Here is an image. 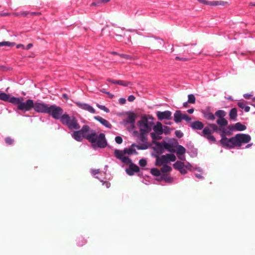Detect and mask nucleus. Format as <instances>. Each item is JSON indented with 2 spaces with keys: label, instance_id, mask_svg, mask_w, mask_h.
I'll list each match as a JSON object with an SVG mask.
<instances>
[{
  "label": "nucleus",
  "instance_id": "obj_49",
  "mask_svg": "<svg viewBox=\"0 0 255 255\" xmlns=\"http://www.w3.org/2000/svg\"><path fill=\"white\" fill-rule=\"evenodd\" d=\"M119 102L120 104L123 105L125 104L126 102V100L125 98H121L119 100Z\"/></svg>",
  "mask_w": 255,
  "mask_h": 255
},
{
  "label": "nucleus",
  "instance_id": "obj_51",
  "mask_svg": "<svg viewBox=\"0 0 255 255\" xmlns=\"http://www.w3.org/2000/svg\"><path fill=\"white\" fill-rule=\"evenodd\" d=\"M253 95L251 94L247 93L244 94L243 97L246 99H249Z\"/></svg>",
  "mask_w": 255,
  "mask_h": 255
},
{
  "label": "nucleus",
  "instance_id": "obj_31",
  "mask_svg": "<svg viewBox=\"0 0 255 255\" xmlns=\"http://www.w3.org/2000/svg\"><path fill=\"white\" fill-rule=\"evenodd\" d=\"M230 119L233 121H237V110L236 108L232 109L229 112Z\"/></svg>",
  "mask_w": 255,
  "mask_h": 255
},
{
  "label": "nucleus",
  "instance_id": "obj_47",
  "mask_svg": "<svg viewBox=\"0 0 255 255\" xmlns=\"http://www.w3.org/2000/svg\"><path fill=\"white\" fill-rule=\"evenodd\" d=\"M115 141L118 144H121L123 142V138L121 136H117L115 137Z\"/></svg>",
  "mask_w": 255,
  "mask_h": 255
},
{
  "label": "nucleus",
  "instance_id": "obj_46",
  "mask_svg": "<svg viewBox=\"0 0 255 255\" xmlns=\"http://www.w3.org/2000/svg\"><path fill=\"white\" fill-rule=\"evenodd\" d=\"M175 134L178 138H181L183 136V133L181 130H176Z\"/></svg>",
  "mask_w": 255,
  "mask_h": 255
},
{
  "label": "nucleus",
  "instance_id": "obj_33",
  "mask_svg": "<svg viewBox=\"0 0 255 255\" xmlns=\"http://www.w3.org/2000/svg\"><path fill=\"white\" fill-rule=\"evenodd\" d=\"M210 129L211 130L212 132H216L220 134V132L221 131V128L222 127H218L216 124H209V126Z\"/></svg>",
  "mask_w": 255,
  "mask_h": 255
},
{
  "label": "nucleus",
  "instance_id": "obj_45",
  "mask_svg": "<svg viewBox=\"0 0 255 255\" xmlns=\"http://www.w3.org/2000/svg\"><path fill=\"white\" fill-rule=\"evenodd\" d=\"M163 133L166 134H169L170 132V128L167 126L163 127Z\"/></svg>",
  "mask_w": 255,
  "mask_h": 255
},
{
  "label": "nucleus",
  "instance_id": "obj_4",
  "mask_svg": "<svg viewBox=\"0 0 255 255\" xmlns=\"http://www.w3.org/2000/svg\"><path fill=\"white\" fill-rule=\"evenodd\" d=\"M154 119L151 117L143 116L138 122L140 132L148 133L153 128Z\"/></svg>",
  "mask_w": 255,
  "mask_h": 255
},
{
  "label": "nucleus",
  "instance_id": "obj_21",
  "mask_svg": "<svg viewBox=\"0 0 255 255\" xmlns=\"http://www.w3.org/2000/svg\"><path fill=\"white\" fill-rule=\"evenodd\" d=\"M234 131L233 125H231L227 128H221V131L220 132V135L222 138L223 136H226V135H230L232 134V132Z\"/></svg>",
  "mask_w": 255,
  "mask_h": 255
},
{
  "label": "nucleus",
  "instance_id": "obj_59",
  "mask_svg": "<svg viewBox=\"0 0 255 255\" xmlns=\"http://www.w3.org/2000/svg\"><path fill=\"white\" fill-rule=\"evenodd\" d=\"M97 106L101 110H103L104 108L105 107L104 105H101L100 104H97Z\"/></svg>",
  "mask_w": 255,
  "mask_h": 255
},
{
  "label": "nucleus",
  "instance_id": "obj_42",
  "mask_svg": "<svg viewBox=\"0 0 255 255\" xmlns=\"http://www.w3.org/2000/svg\"><path fill=\"white\" fill-rule=\"evenodd\" d=\"M5 142L8 145H11L13 143V139L9 137H7L5 139Z\"/></svg>",
  "mask_w": 255,
  "mask_h": 255
},
{
  "label": "nucleus",
  "instance_id": "obj_28",
  "mask_svg": "<svg viewBox=\"0 0 255 255\" xmlns=\"http://www.w3.org/2000/svg\"><path fill=\"white\" fill-rule=\"evenodd\" d=\"M163 147L168 151L173 153L175 152V147L171 143L163 141Z\"/></svg>",
  "mask_w": 255,
  "mask_h": 255
},
{
  "label": "nucleus",
  "instance_id": "obj_15",
  "mask_svg": "<svg viewBox=\"0 0 255 255\" xmlns=\"http://www.w3.org/2000/svg\"><path fill=\"white\" fill-rule=\"evenodd\" d=\"M153 142L155 144V145L153 147V149L154 151V153H153V155L157 158L159 157V155L162 154L164 150L163 141L158 142L153 140Z\"/></svg>",
  "mask_w": 255,
  "mask_h": 255
},
{
  "label": "nucleus",
  "instance_id": "obj_39",
  "mask_svg": "<svg viewBox=\"0 0 255 255\" xmlns=\"http://www.w3.org/2000/svg\"><path fill=\"white\" fill-rule=\"evenodd\" d=\"M14 45H15V43L14 42H9V41L0 42V47H1V46L11 47Z\"/></svg>",
  "mask_w": 255,
  "mask_h": 255
},
{
  "label": "nucleus",
  "instance_id": "obj_3",
  "mask_svg": "<svg viewBox=\"0 0 255 255\" xmlns=\"http://www.w3.org/2000/svg\"><path fill=\"white\" fill-rule=\"evenodd\" d=\"M114 155L115 157L120 160L122 162L128 164V167L126 168V173L130 175H133L134 173L137 172L139 170V167L132 162L130 158L126 156H123L122 150L119 149H115L114 151Z\"/></svg>",
  "mask_w": 255,
  "mask_h": 255
},
{
  "label": "nucleus",
  "instance_id": "obj_26",
  "mask_svg": "<svg viewBox=\"0 0 255 255\" xmlns=\"http://www.w3.org/2000/svg\"><path fill=\"white\" fill-rule=\"evenodd\" d=\"M107 81L113 84H116L125 87L128 86L130 84V82H128L123 80H114L110 79H108Z\"/></svg>",
  "mask_w": 255,
  "mask_h": 255
},
{
  "label": "nucleus",
  "instance_id": "obj_18",
  "mask_svg": "<svg viewBox=\"0 0 255 255\" xmlns=\"http://www.w3.org/2000/svg\"><path fill=\"white\" fill-rule=\"evenodd\" d=\"M198 1L201 3L212 6L225 5L227 3L222 0L207 1L206 0H198Z\"/></svg>",
  "mask_w": 255,
  "mask_h": 255
},
{
  "label": "nucleus",
  "instance_id": "obj_41",
  "mask_svg": "<svg viewBox=\"0 0 255 255\" xmlns=\"http://www.w3.org/2000/svg\"><path fill=\"white\" fill-rule=\"evenodd\" d=\"M195 97L194 95L190 94L188 96V101L189 103L194 104L195 102Z\"/></svg>",
  "mask_w": 255,
  "mask_h": 255
},
{
  "label": "nucleus",
  "instance_id": "obj_7",
  "mask_svg": "<svg viewBox=\"0 0 255 255\" xmlns=\"http://www.w3.org/2000/svg\"><path fill=\"white\" fill-rule=\"evenodd\" d=\"M147 134L140 132L137 136V142L138 143L137 149L138 150H145L150 146V143L147 141Z\"/></svg>",
  "mask_w": 255,
  "mask_h": 255
},
{
  "label": "nucleus",
  "instance_id": "obj_63",
  "mask_svg": "<svg viewBox=\"0 0 255 255\" xmlns=\"http://www.w3.org/2000/svg\"><path fill=\"white\" fill-rule=\"evenodd\" d=\"M103 111H104L106 113L109 112V110L107 108H106V107L104 108Z\"/></svg>",
  "mask_w": 255,
  "mask_h": 255
},
{
  "label": "nucleus",
  "instance_id": "obj_12",
  "mask_svg": "<svg viewBox=\"0 0 255 255\" xmlns=\"http://www.w3.org/2000/svg\"><path fill=\"white\" fill-rule=\"evenodd\" d=\"M237 147H241L243 143H247L251 140L249 134L245 133H238L235 135Z\"/></svg>",
  "mask_w": 255,
  "mask_h": 255
},
{
  "label": "nucleus",
  "instance_id": "obj_20",
  "mask_svg": "<svg viewBox=\"0 0 255 255\" xmlns=\"http://www.w3.org/2000/svg\"><path fill=\"white\" fill-rule=\"evenodd\" d=\"M137 145L136 143H132L129 147L124 148L122 151L123 152V156L124 154H137V152L136 150L137 149Z\"/></svg>",
  "mask_w": 255,
  "mask_h": 255
},
{
  "label": "nucleus",
  "instance_id": "obj_55",
  "mask_svg": "<svg viewBox=\"0 0 255 255\" xmlns=\"http://www.w3.org/2000/svg\"><path fill=\"white\" fill-rule=\"evenodd\" d=\"M40 14V12H29V15H39Z\"/></svg>",
  "mask_w": 255,
  "mask_h": 255
},
{
  "label": "nucleus",
  "instance_id": "obj_62",
  "mask_svg": "<svg viewBox=\"0 0 255 255\" xmlns=\"http://www.w3.org/2000/svg\"><path fill=\"white\" fill-rule=\"evenodd\" d=\"M252 145H253V143H249V144H248L246 146L245 148H249L251 147Z\"/></svg>",
  "mask_w": 255,
  "mask_h": 255
},
{
  "label": "nucleus",
  "instance_id": "obj_22",
  "mask_svg": "<svg viewBox=\"0 0 255 255\" xmlns=\"http://www.w3.org/2000/svg\"><path fill=\"white\" fill-rule=\"evenodd\" d=\"M135 120V116L134 114H129L127 118L124 120L123 123L124 125L126 126L128 124H130L132 127L134 126V124Z\"/></svg>",
  "mask_w": 255,
  "mask_h": 255
},
{
  "label": "nucleus",
  "instance_id": "obj_27",
  "mask_svg": "<svg viewBox=\"0 0 255 255\" xmlns=\"http://www.w3.org/2000/svg\"><path fill=\"white\" fill-rule=\"evenodd\" d=\"M183 114L181 113L180 111H176L174 114V120L176 123H180L183 120Z\"/></svg>",
  "mask_w": 255,
  "mask_h": 255
},
{
  "label": "nucleus",
  "instance_id": "obj_57",
  "mask_svg": "<svg viewBox=\"0 0 255 255\" xmlns=\"http://www.w3.org/2000/svg\"><path fill=\"white\" fill-rule=\"evenodd\" d=\"M33 45L32 43H29L26 47H25V49H26V50H28L30 48H31L32 47Z\"/></svg>",
  "mask_w": 255,
  "mask_h": 255
},
{
  "label": "nucleus",
  "instance_id": "obj_30",
  "mask_svg": "<svg viewBox=\"0 0 255 255\" xmlns=\"http://www.w3.org/2000/svg\"><path fill=\"white\" fill-rule=\"evenodd\" d=\"M202 113L204 117L207 120L213 121L215 119V116L209 110L202 112Z\"/></svg>",
  "mask_w": 255,
  "mask_h": 255
},
{
  "label": "nucleus",
  "instance_id": "obj_44",
  "mask_svg": "<svg viewBox=\"0 0 255 255\" xmlns=\"http://www.w3.org/2000/svg\"><path fill=\"white\" fill-rule=\"evenodd\" d=\"M183 120H185L186 122L189 123L191 121V118L186 114H183V116L182 118Z\"/></svg>",
  "mask_w": 255,
  "mask_h": 255
},
{
  "label": "nucleus",
  "instance_id": "obj_13",
  "mask_svg": "<svg viewBox=\"0 0 255 255\" xmlns=\"http://www.w3.org/2000/svg\"><path fill=\"white\" fill-rule=\"evenodd\" d=\"M221 144L225 147L233 148L237 147L236 139L235 136L230 138H228L226 136H223L220 140Z\"/></svg>",
  "mask_w": 255,
  "mask_h": 255
},
{
  "label": "nucleus",
  "instance_id": "obj_8",
  "mask_svg": "<svg viewBox=\"0 0 255 255\" xmlns=\"http://www.w3.org/2000/svg\"><path fill=\"white\" fill-rule=\"evenodd\" d=\"M0 100L5 102H9L16 105L17 108L18 109V106L21 104L22 101H23V98L22 97H10L8 94L4 92H0Z\"/></svg>",
  "mask_w": 255,
  "mask_h": 255
},
{
  "label": "nucleus",
  "instance_id": "obj_32",
  "mask_svg": "<svg viewBox=\"0 0 255 255\" xmlns=\"http://www.w3.org/2000/svg\"><path fill=\"white\" fill-rule=\"evenodd\" d=\"M160 180L165 181L166 183H171L173 181V179L167 174H162L160 177Z\"/></svg>",
  "mask_w": 255,
  "mask_h": 255
},
{
  "label": "nucleus",
  "instance_id": "obj_53",
  "mask_svg": "<svg viewBox=\"0 0 255 255\" xmlns=\"http://www.w3.org/2000/svg\"><path fill=\"white\" fill-rule=\"evenodd\" d=\"M20 15L21 16H26L28 15H29V12H26V11H22L20 12Z\"/></svg>",
  "mask_w": 255,
  "mask_h": 255
},
{
  "label": "nucleus",
  "instance_id": "obj_43",
  "mask_svg": "<svg viewBox=\"0 0 255 255\" xmlns=\"http://www.w3.org/2000/svg\"><path fill=\"white\" fill-rule=\"evenodd\" d=\"M147 164L146 160L145 159H141L139 161V164L141 167H144Z\"/></svg>",
  "mask_w": 255,
  "mask_h": 255
},
{
  "label": "nucleus",
  "instance_id": "obj_19",
  "mask_svg": "<svg viewBox=\"0 0 255 255\" xmlns=\"http://www.w3.org/2000/svg\"><path fill=\"white\" fill-rule=\"evenodd\" d=\"M76 104L79 108L87 111L91 114H95L96 113L95 110L89 104L80 102H76Z\"/></svg>",
  "mask_w": 255,
  "mask_h": 255
},
{
  "label": "nucleus",
  "instance_id": "obj_6",
  "mask_svg": "<svg viewBox=\"0 0 255 255\" xmlns=\"http://www.w3.org/2000/svg\"><path fill=\"white\" fill-rule=\"evenodd\" d=\"M46 114L50 115L53 119L60 121L64 114L63 110L54 104L49 106Z\"/></svg>",
  "mask_w": 255,
  "mask_h": 255
},
{
  "label": "nucleus",
  "instance_id": "obj_29",
  "mask_svg": "<svg viewBox=\"0 0 255 255\" xmlns=\"http://www.w3.org/2000/svg\"><path fill=\"white\" fill-rule=\"evenodd\" d=\"M233 128L234 131H244L247 128L246 126L240 122L237 123L234 125H233Z\"/></svg>",
  "mask_w": 255,
  "mask_h": 255
},
{
  "label": "nucleus",
  "instance_id": "obj_16",
  "mask_svg": "<svg viewBox=\"0 0 255 255\" xmlns=\"http://www.w3.org/2000/svg\"><path fill=\"white\" fill-rule=\"evenodd\" d=\"M172 113L169 111H165L164 112L157 111L156 112V116L158 120L162 121L163 120H171Z\"/></svg>",
  "mask_w": 255,
  "mask_h": 255
},
{
  "label": "nucleus",
  "instance_id": "obj_48",
  "mask_svg": "<svg viewBox=\"0 0 255 255\" xmlns=\"http://www.w3.org/2000/svg\"><path fill=\"white\" fill-rule=\"evenodd\" d=\"M192 170L191 171H193V170H196L198 172H202V169L199 167H198L197 166H194L192 165Z\"/></svg>",
  "mask_w": 255,
  "mask_h": 255
},
{
  "label": "nucleus",
  "instance_id": "obj_2",
  "mask_svg": "<svg viewBox=\"0 0 255 255\" xmlns=\"http://www.w3.org/2000/svg\"><path fill=\"white\" fill-rule=\"evenodd\" d=\"M48 107L49 105L44 102H34L33 100L29 99L25 102L22 101L21 104L18 106V110L25 112L33 109L37 113L46 114Z\"/></svg>",
  "mask_w": 255,
  "mask_h": 255
},
{
  "label": "nucleus",
  "instance_id": "obj_1",
  "mask_svg": "<svg viewBox=\"0 0 255 255\" xmlns=\"http://www.w3.org/2000/svg\"><path fill=\"white\" fill-rule=\"evenodd\" d=\"M75 130L71 134L72 137L77 141H81L83 138L86 139L94 149L104 148L108 145L105 134L104 133L98 134L88 125H84L81 129Z\"/></svg>",
  "mask_w": 255,
  "mask_h": 255
},
{
  "label": "nucleus",
  "instance_id": "obj_64",
  "mask_svg": "<svg viewBox=\"0 0 255 255\" xmlns=\"http://www.w3.org/2000/svg\"><path fill=\"white\" fill-rule=\"evenodd\" d=\"M188 102H184V103H183V106H184V107H187V105H188Z\"/></svg>",
  "mask_w": 255,
  "mask_h": 255
},
{
  "label": "nucleus",
  "instance_id": "obj_36",
  "mask_svg": "<svg viewBox=\"0 0 255 255\" xmlns=\"http://www.w3.org/2000/svg\"><path fill=\"white\" fill-rule=\"evenodd\" d=\"M162 165L163 166L161 168L160 171L163 173V174H166V173L169 172L171 170L172 168L171 166L166 165L165 163H164Z\"/></svg>",
  "mask_w": 255,
  "mask_h": 255
},
{
  "label": "nucleus",
  "instance_id": "obj_24",
  "mask_svg": "<svg viewBox=\"0 0 255 255\" xmlns=\"http://www.w3.org/2000/svg\"><path fill=\"white\" fill-rule=\"evenodd\" d=\"M190 127L193 130H203L204 128L203 123L199 121H196L191 123Z\"/></svg>",
  "mask_w": 255,
  "mask_h": 255
},
{
  "label": "nucleus",
  "instance_id": "obj_56",
  "mask_svg": "<svg viewBox=\"0 0 255 255\" xmlns=\"http://www.w3.org/2000/svg\"><path fill=\"white\" fill-rule=\"evenodd\" d=\"M85 243H86V241L85 240H82V243H81V244L79 242V241H77V244L79 246H83L84 244H85Z\"/></svg>",
  "mask_w": 255,
  "mask_h": 255
},
{
  "label": "nucleus",
  "instance_id": "obj_5",
  "mask_svg": "<svg viewBox=\"0 0 255 255\" xmlns=\"http://www.w3.org/2000/svg\"><path fill=\"white\" fill-rule=\"evenodd\" d=\"M60 122L63 125L66 126L70 130L79 129L80 126L74 116H70L68 114H64Z\"/></svg>",
  "mask_w": 255,
  "mask_h": 255
},
{
  "label": "nucleus",
  "instance_id": "obj_54",
  "mask_svg": "<svg viewBox=\"0 0 255 255\" xmlns=\"http://www.w3.org/2000/svg\"><path fill=\"white\" fill-rule=\"evenodd\" d=\"M17 48H22L23 49H25V46L24 45L22 44H18L16 45Z\"/></svg>",
  "mask_w": 255,
  "mask_h": 255
},
{
  "label": "nucleus",
  "instance_id": "obj_11",
  "mask_svg": "<svg viewBox=\"0 0 255 255\" xmlns=\"http://www.w3.org/2000/svg\"><path fill=\"white\" fill-rule=\"evenodd\" d=\"M176 156L173 154H166L156 159L155 164L156 165L161 166L164 163H167L170 161H174L176 160Z\"/></svg>",
  "mask_w": 255,
  "mask_h": 255
},
{
  "label": "nucleus",
  "instance_id": "obj_37",
  "mask_svg": "<svg viewBox=\"0 0 255 255\" xmlns=\"http://www.w3.org/2000/svg\"><path fill=\"white\" fill-rule=\"evenodd\" d=\"M150 173L153 175L159 177V178L160 177V176L162 175L161 174V171L155 168H151L150 170Z\"/></svg>",
  "mask_w": 255,
  "mask_h": 255
},
{
  "label": "nucleus",
  "instance_id": "obj_35",
  "mask_svg": "<svg viewBox=\"0 0 255 255\" xmlns=\"http://www.w3.org/2000/svg\"><path fill=\"white\" fill-rule=\"evenodd\" d=\"M216 123L218 125L221 126V127L226 126L228 124L227 120L225 118L218 119Z\"/></svg>",
  "mask_w": 255,
  "mask_h": 255
},
{
  "label": "nucleus",
  "instance_id": "obj_9",
  "mask_svg": "<svg viewBox=\"0 0 255 255\" xmlns=\"http://www.w3.org/2000/svg\"><path fill=\"white\" fill-rule=\"evenodd\" d=\"M152 129L153 132L150 133V136L152 140L160 139L161 138V135L163 133L162 124L159 122H157V124L155 125L154 123Z\"/></svg>",
  "mask_w": 255,
  "mask_h": 255
},
{
  "label": "nucleus",
  "instance_id": "obj_40",
  "mask_svg": "<svg viewBox=\"0 0 255 255\" xmlns=\"http://www.w3.org/2000/svg\"><path fill=\"white\" fill-rule=\"evenodd\" d=\"M119 55L125 59H128V60H135L136 59V58L134 56H132L130 55H127L125 54H119Z\"/></svg>",
  "mask_w": 255,
  "mask_h": 255
},
{
  "label": "nucleus",
  "instance_id": "obj_38",
  "mask_svg": "<svg viewBox=\"0 0 255 255\" xmlns=\"http://www.w3.org/2000/svg\"><path fill=\"white\" fill-rule=\"evenodd\" d=\"M215 115L218 117V119L224 118L226 116L225 112L223 110H219L216 112Z\"/></svg>",
  "mask_w": 255,
  "mask_h": 255
},
{
  "label": "nucleus",
  "instance_id": "obj_34",
  "mask_svg": "<svg viewBox=\"0 0 255 255\" xmlns=\"http://www.w3.org/2000/svg\"><path fill=\"white\" fill-rule=\"evenodd\" d=\"M237 105L239 108L244 110L246 112H249L250 110V107L247 106L245 102H239L238 103Z\"/></svg>",
  "mask_w": 255,
  "mask_h": 255
},
{
  "label": "nucleus",
  "instance_id": "obj_14",
  "mask_svg": "<svg viewBox=\"0 0 255 255\" xmlns=\"http://www.w3.org/2000/svg\"><path fill=\"white\" fill-rule=\"evenodd\" d=\"M198 133L205 137L211 143L215 142L216 141L215 137L212 135V131L208 127H205L201 133L198 132Z\"/></svg>",
  "mask_w": 255,
  "mask_h": 255
},
{
  "label": "nucleus",
  "instance_id": "obj_58",
  "mask_svg": "<svg viewBox=\"0 0 255 255\" xmlns=\"http://www.w3.org/2000/svg\"><path fill=\"white\" fill-rule=\"evenodd\" d=\"M195 175L197 178H198L199 179H203V176L201 174H195Z\"/></svg>",
  "mask_w": 255,
  "mask_h": 255
},
{
  "label": "nucleus",
  "instance_id": "obj_50",
  "mask_svg": "<svg viewBox=\"0 0 255 255\" xmlns=\"http://www.w3.org/2000/svg\"><path fill=\"white\" fill-rule=\"evenodd\" d=\"M128 100L129 102H132L135 100V97L133 95H130L128 97Z\"/></svg>",
  "mask_w": 255,
  "mask_h": 255
},
{
  "label": "nucleus",
  "instance_id": "obj_61",
  "mask_svg": "<svg viewBox=\"0 0 255 255\" xmlns=\"http://www.w3.org/2000/svg\"><path fill=\"white\" fill-rule=\"evenodd\" d=\"M103 184L104 185L105 184L107 188H108L110 187V183L109 182H106V181Z\"/></svg>",
  "mask_w": 255,
  "mask_h": 255
},
{
  "label": "nucleus",
  "instance_id": "obj_60",
  "mask_svg": "<svg viewBox=\"0 0 255 255\" xmlns=\"http://www.w3.org/2000/svg\"><path fill=\"white\" fill-rule=\"evenodd\" d=\"M194 111V110L193 108H191V109H189L187 110V112L189 113V114H192Z\"/></svg>",
  "mask_w": 255,
  "mask_h": 255
},
{
  "label": "nucleus",
  "instance_id": "obj_17",
  "mask_svg": "<svg viewBox=\"0 0 255 255\" xmlns=\"http://www.w3.org/2000/svg\"><path fill=\"white\" fill-rule=\"evenodd\" d=\"M175 152H176L177 156L179 159L181 161L185 160L184 154L186 152V149L183 146L177 144Z\"/></svg>",
  "mask_w": 255,
  "mask_h": 255
},
{
  "label": "nucleus",
  "instance_id": "obj_52",
  "mask_svg": "<svg viewBox=\"0 0 255 255\" xmlns=\"http://www.w3.org/2000/svg\"><path fill=\"white\" fill-rule=\"evenodd\" d=\"M175 59L178 60H181V61H183L187 60V58H184V57H180L179 56H176L175 57Z\"/></svg>",
  "mask_w": 255,
  "mask_h": 255
},
{
  "label": "nucleus",
  "instance_id": "obj_10",
  "mask_svg": "<svg viewBox=\"0 0 255 255\" xmlns=\"http://www.w3.org/2000/svg\"><path fill=\"white\" fill-rule=\"evenodd\" d=\"M173 167L175 169L178 170L182 174H185L187 173V170L192 171V165L189 162H187L185 164L184 162L177 161L173 164Z\"/></svg>",
  "mask_w": 255,
  "mask_h": 255
},
{
  "label": "nucleus",
  "instance_id": "obj_25",
  "mask_svg": "<svg viewBox=\"0 0 255 255\" xmlns=\"http://www.w3.org/2000/svg\"><path fill=\"white\" fill-rule=\"evenodd\" d=\"M91 172L92 174L98 179L101 182H104V178L102 177L103 174H105V172H100V169H91Z\"/></svg>",
  "mask_w": 255,
  "mask_h": 255
},
{
  "label": "nucleus",
  "instance_id": "obj_23",
  "mask_svg": "<svg viewBox=\"0 0 255 255\" xmlns=\"http://www.w3.org/2000/svg\"><path fill=\"white\" fill-rule=\"evenodd\" d=\"M94 119L99 122L102 125L105 126V127L111 128H112V125L110 123V122L107 120L100 117L99 116H95Z\"/></svg>",
  "mask_w": 255,
  "mask_h": 255
}]
</instances>
